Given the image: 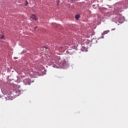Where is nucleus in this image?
Returning <instances> with one entry per match:
<instances>
[{
	"instance_id": "nucleus-1",
	"label": "nucleus",
	"mask_w": 128,
	"mask_h": 128,
	"mask_svg": "<svg viewBox=\"0 0 128 128\" xmlns=\"http://www.w3.org/2000/svg\"><path fill=\"white\" fill-rule=\"evenodd\" d=\"M7 98H8V100H12L13 98H14V94H12V92H9L8 94H7Z\"/></svg>"
},
{
	"instance_id": "nucleus-2",
	"label": "nucleus",
	"mask_w": 128,
	"mask_h": 128,
	"mask_svg": "<svg viewBox=\"0 0 128 128\" xmlns=\"http://www.w3.org/2000/svg\"><path fill=\"white\" fill-rule=\"evenodd\" d=\"M23 82L26 84H30V79H25L23 80Z\"/></svg>"
},
{
	"instance_id": "nucleus-3",
	"label": "nucleus",
	"mask_w": 128,
	"mask_h": 128,
	"mask_svg": "<svg viewBox=\"0 0 128 128\" xmlns=\"http://www.w3.org/2000/svg\"><path fill=\"white\" fill-rule=\"evenodd\" d=\"M108 32H110V30H107L104 31L102 33V36H104V34H108Z\"/></svg>"
},
{
	"instance_id": "nucleus-4",
	"label": "nucleus",
	"mask_w": 128,
	"mask_h": 128,
	"mask_svg": "<svg viewBox=\"0 0 128 128\" xmlns=\"http://www.w3.org/2000/svg\"><path fill=\"white\" fill-rule=\"evenodd\" d=\"M31 18H32V20H36V16L34 14H32L31 16Z\"/></svg>"
},
{
	"instance_id": "nucleus-5",
	"label": "nucleus",
	"mask_w": 128,
	"mask_h": 128,
	"mask_svg": "<svg viewBox=\"0 0 128 128\" xmlns=\"http://www.w3.org/2000/svg\"><path fill=\"white\" fill-rule=\"evenodd\" d=\"M75 18H76V20H78V18H80V15L79 14H76L75 16Z\"/></svg>"
},
{
	"instance_id": "nucleus-6",
	"label": "nucleus",
	"mask_w": 128,
	"mask_h": 128,
	"mask_svg": "<svg viewBox=\"0 0 128 128\" xmlns=\"http://www.w3.org/2000/svg\"><path fill=\"white\" fill-rule=\"evenodd\" d=\"M20 92H21L20 90H16V94H20Z\"/></svg>"
},
{
	"instance_id": "nucleus-7",
	"label": "nucleus",
	"mask_w": 128,
	"mask_h": 128,
	"mask_svg": "<svg viewBox=\"0 0 128 128\" xmlns=\"http://www.w3.org/2000/svg\"><path fill=\"white\" fill-rule=\"evenodd\" d=\"M118 18L120 20V18H122V15H120V14H118Z\"/></svg>"
},
{
	"instance_id": "nucleus-8",
	"label": "nucleus",
	"mask_w": 128,
	"mask_h": 128,
	"mask_svg": "<svg viewBox=\"0 0 128 128\" xmlns=\"http://www.w3.org/2000/svg\"><path fill=\"white\" fill-rule=\"evenodd\" d=\"M0 40H4V35H2L1 36H0Z\"/></svg>"
},
{
	"instance_id": "nucleus-9",
	"label": "nucleus",
	"mask_w": 128,
	"mask_h": 128,
	"mask_svg": "<svg viewBox=\"0 0 128 128\" xmlns=\"http://www.w3.org/2000/svg\"><path fill=\"white\" fill-rule=\"evenodd\" d=\"M28 0H26L25 6H28Z\"/></svg>"
},
{
	"instance_id": "nucleus-10",
	"label": "nucleus",
	"mask_w": 128,
	"mask_h": 128,
	"mask_svg": "<svg viewBox=\"0 0 128 128\" xmlns=\"http://www.w3.org/2000/svg\"><path fill=\"white\" fill-rule=\"evenodd\" d=\"M38 28V26H35L34 27V30H36V28Z\"/></svg>"
},
{
	"instance_id": "nucleus-11",
	"label": "nucleus",
	"mask_w": 128,
	"mask_h": 128,
	"mask_svg": "<svg viewBox=\"0 0 128 128\" xmlns=\"http://www.w3.org/2000/svg\"><path fill=\"white\" fill-rule=\"evenodd\" d=\"M60 4V1H58L57 2V4Z\"/></svg>"
},
{
	"instance_id": "nucleus-12",
	"label": "nucleus",
	"mask_w": 128,
	"mask_h": 128,
	"mask_svg": "<svg viewBox=\"0 0 128 128\" xmlns=\"http://www.w3.org/2000/svg\"><path fill=\"white\" fill-rule=\"evenodd\" d=\"M102 38H104V36L102 37Z\"/></svg>"
}]
</instances>
